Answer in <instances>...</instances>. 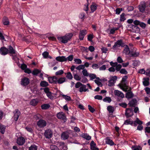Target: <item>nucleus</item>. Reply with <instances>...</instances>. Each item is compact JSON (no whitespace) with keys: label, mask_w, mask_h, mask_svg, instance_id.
Instances as JSON below:
<instances>
[{"label":"nucleus","mask_w":150,"mask_h":150,"mask_svg":"<svg viewBox=\"0 0 150 150\" xmlns=\"http://www.w3.org/2000/svg\"><path fill=\"white\" fill-rule=\"evenodd\" d=\"M72 36L73 34L72 33H68L66 34L64 36L58 37L57 39L62 43H66L71 39Z\"/></svg>","instance_id":"1"},{"label":"nucleus","mask_w":150,"mask_h":150,"mask_svg":"<svg viewBox=\"0 0 150 150\" xmlns=\"http://www.w3.org/2000/svg\"><path fill=\"white\" fill-rule=\"evenodd\" d=\"M47 123L46 121L44 120L40 119L37 122V125L40 128H43L46 126Z\"/></svg>","instance_id":"2"},{"label":"nucleus","mask_w":150,"mask_h":150,"mask_svg":"<svg viewBox=\"0 0 150 150\" xmlns=\"http://www.w3.org/2000/svg\"><path fill=\"white\" fill-rule=\"evenodd\" d=\"M108 82V86H112L115 85V83L117 79V77L116 76H111Z\"/></svg>","instance_id":"3"},{"label":"nucleus","mask_w":150,"mask_h":150,"mask_svg":"<svg viewBox=\"0 0 150 150\" xmlns=\"http://www.w3.org/2000/svg\"><path fill=\"white\" fill-rule=\"evenodd\" d=\"M44 135L46 138L50 139L52 136V132L50 129H47L45 131Z\"/></svg>","instance_id":"4"},{"label":"nucleus","mask_w":150,"mask_h":150,"mask_svg":"<svg viewBox=\"0 0 150 150\" xmlns=\"http://www.w3.org/2000/svg\"><path fill=\"white\" fill-rule=\"evenodd\" d=\"M146 8V4L145 2L144 1H142L141 2L139 5V9L140 12H144Z\"/></svg>","instance_id":"5"},{"label":"nucleus","mask_w":150,"mask_h":150,"mask_svg":"<svg viewBox=\"0 0 150 150\" xmlns=\"http://www.w3.org/2000/svg\"><path fill=\"white\" fill-rule=\"evenodd\" d=\"M87 31L86 30L80 31L79 35V38L80 40H83L84 37L87 34Z\"/></svg>","instance_id":"6"},{"label":"nucleus","mask_w":150,"mask_h":150,"mask_svg":"<svg viewBox=\"0 0 150 150\" xmlns=\"http://www.w3.org/2000/svg\"><path fill=\"white\" fill-rule=\"evenodd\" d=\"M44 91L46 93L47 96L51 99H53L54 97L52 96L51 92L49 91V89L48 88H45L44 89Z\"/></svg>","instance_id":"7"},{"label":"nucleus","mask_w":150,"mask_h":150,"mask_svg":"<svg viewBox=\"0 0 150 150\" xmlns=\"http://www.w3.org/2000/svg\"><path fill=\"white\" fill-rule=\"evenodd\" d=\"M122 44V40H118L115 43L114 45L112 47V49L114 50L117 49L118 47H120Z\"/></svg>","instance_id":"8"},{"label":"nucleus","mask_w":150,"mask_h":150,"mask_svg":"<svg viewBox=\"0 0 150 150\" xmlns=\"http://www.w3.org/2000/svg\"><path fill=\"white\" fill-rule=\"evenodd\" d=\"M49 82L50 83H57L58 78L56 76L49 77L48 78Z\"/></svg>","instance_id":"9"},{"label":"nucleus","mask_w":150,"mask_h":150,"mask_svg":"<svg viewBox=\"0 0 150 150\" xmlns=\"http://www.w3.org/2000/svg\"><path fill=\"white\" fill-rule=\"evenodd\" d=\"M115 95L119 97L123 98L124 97V95L121 91L118 90H115L114 91Z\"/></svg>","instance_id":"10"},{"label":"nucleus","mask_w":150,"mask_h":150,"mask_svg":"<svg viewBox=\"0 0 150 150\" xmlns=\"http://www.w3.org/2000/svg\"><path fill=\"white\" fill-rule=\"evenodd\" d=\"M119 87L123 91L126 92L128 89V87L125 83L119 84L118 85Z\"/></svg>","instance_id":"11"},{"label":"nucleus","mask_w":150,"mask_h":150,"mask_svg":"<svg viewBox=\"0 0 150 150\" xmlns=\"http://www.w3.org/2000/svg\"><path fill=\"white\" fill-rule=\"evenodd\" d=\"M125 115L127 117H131L133 115V111L131 109L127 108L125 110Z\"/></svg>","instance_id":"12"},{"label":"nucleus","mask_w":150,"mask_h":150,"mask_svg":"<svg viewBox=\"0 0 150 150\" xmlns=\"http://www.w3.org/2000/svg\"><path fill=\"white\" fill-rule=\"evenodd\" d=\"M57 116L58 119L63 120L64 122L66 121V119L65 116L63 112H59L58 113Z\"/></svg>","instance_id":"13"},{"label":"nucleus","mask_w":150,"mask_h":150,"mask_svg":"<svg viewBox=\"0 0 150 150\" xmlns=\"http://www.w3.org/2000/svg\"><path fill=\"white\" fill-rule=\"evenodd\" d=\"M8 50L4 47H2L0 49V53L2 55H5L8 53Z\"/></svg>","instance_id":"14"},{"label":"nucleus","mask_w":150,"mask_h":150,"mask_svg":"<svg viewBox=\"0 0 150 150\" xmlns=\"http://www.w3.org/2000/svg\"><path fill=\"white\" fill-rule=\"evenodd\" d=\"M30 80L27 78L25 77L21 81V84L23 86L27 85L29 83Z\"/></svg>","instance_id":"15"},{"label":"nucleus","mask_w":150,"mask_h":150,"mask_svg":"<svg viewBox=\"0 0 150 150\" xmlns=\"http://www.w3.org/2000/svg\"><path fill=\"white\" fill-rule=\"evenodd\" d=\"M25 142V139L22 137H20L17 139V143L19 145H23Z\"/></svg>","instance_id":"16"},{"label":"nucleus","mask_w":150,"mask_h":150,"mask_svg":"<svg viewBox=\"0 0 150 150\" xmlns=\"http://www.w3.org/2000/svg\"><path fill=\"white\" fill-rule=\"evenodd\" d=\"M69 133L68 132H64L61 134V138L63 140L67 139L69 138Z\"/></svg>","instance_id":"17"},{"label":"nucleus","mask_w":150,"mask_h":150,"mask_svg":"<svg viewBox=\"0 0 150 150\" xmlns=\"http://www.w3.org/2000/svg\"><path fill=\"white\" fill-rule=\"evenodd\" d=\"M16 112L14 113L13 116L14 119V120L16 121L18 120V117L21 114L20 111L18 109L15 110Z\"/></svg>","instance_id":"18"},{"label":"nucleus","mask_w":150,"mask_h":150,"mask_svg":"<svg viewBox=\"0 0 150 150\" xmlns=\"http://www.w3.org/2000/svg\"><path fill=\"white\" fill-rule=\"evenodd\" d=\"M56 60L60 62H65L67 61V58L65 56H58L56 58Z\"/></svg>","instance_id":"19"},{"label":"nucleus","mask_w":150,"mask_h":150,"mask_svg":"<svg viewBox=\"0 0 150 150\" xmlns=\"http://www.w3.org/2000/svg\"><path fill=\"white\" fill-rule=\"evenodd\" d=\"M86 86L85 85L82 84L79 88V91L81 93L83 92H86L88 91L89 90L88 88H86Z\"/></svg>","instance_id":"20"},{"label":"nucleus","mask_w":150,"mask_h":150,"mask_svg":"<svg viewBox=\"0 0 150 150\" xmlns=\"http://www.w3.org/2000/svg\"><path fill=\"white\" fill-rule=\"evenodd\" d=\"M105 143L109 144L110 146H112L114 145V143L112 141L111 139L110 138L108 137L105 139Z\"/></svg>","instance_id":"21"},{"label":"nucleus","mask_w":150,"mask_h":150,"mask_svg":"<svg viewBox=\"0 0 150 150\" xmlns=\"http://www.w3.org/2000/svg\"><path fill=\"white\" fill-rule=\"evenodd\" d=\"M123 52L126 55H129L130 53L129 49L127 45L125 46V47L123 51Z\"/></svg>","instance_id":"22"},{"label":"nucleus","mask_w":150,"mask_h":150,"mask_svg":"<svg viewBox=\"0 0 150 150\" xmlns=\"http://www.w3.org/2000/svg\"><path fill=\"white\" fill-rule=\"evenodd\" d=\"M38 102V100L37 99H33L30 102V104L35 106L36 105Z\"/></svg>","instance_id":"23"},{"label":"nucleus","mask_w":150,"mask_h":150,"mask_svg":"<svg viewBox=\"0 0 150 150\" xmlns=\"http://www.w3.org/2000/svg\"><path fill=\"white\" fill-rule=\"evenodd\" d=\"M66 78L65 77H60L57 79V83L61 84L63 83L66 81Z\"/></svg>","instance_id":"24"},{"label":"nucleus","mask_w":150,"mask_h":150,"mask_svg":"<svg viewBox=\"0 0 150 150\" xmlns=\"http://www.w3.org/2000/svg\"><path fill=\"white\" fill-rule=\"evenodd\" d=\"M8 49V52L10 54H14L16 53V51L11 46H9Z\"/></svg>","instance_id":"25"},{"label":"nucleus","mask_w":150,"mask_h":150,"mask_svg":"<svg viewBox=\"0 0 150 150\" xmlns=\"http://www.w3.org/2000/svg\"><path fill=\"white\" fill-rule=\"evenodd\" d=\"M59 145L60 148L62 150H67V146L65 145L64 143L63 142H60L59 143Z\"/></svg>","instance_id":"26"},{"label":"nucleus","mask_w":150,"mask_h":150,"mask_svg":"<svg viewBox=\"0 0 150 150\" xmlns=\"http://www.w3.org/2000/svg\"><path fill=\"white\" fill-rule=\"evenodd\" d=\"M134 96V94L131 91L127 93L126 94V97L128 99L131 98Z\"/></svg>","instance_id":"27"},{"label":"nucleus","mask_w":150,"mask_h":150,"mask_svg":"<svg viewBox=\"0 0 150 150\" xmlns=\"http://www.w3.org/2000/svg\"><path fill=\"white\" fill-rule=\"evenodd\" d=\"M137 103V100L135 99H132L128 103L130 107H133Z\"/></svg>","instance_id":"28"},{"label":"nucleus","mask_w":150,"mask_h":150,"mask_svg":"<svg viewBox=\"0 0 150 150\" xmlns=\"http://www.w3.org/2000/svg\"><path fill=\"white\" fill-rule=\"evenodd\" d=\"M90 8L92 13L97 8V5L93 3L90 6Z\"/></svg>","instance_id":"29"},{"label":"nucleus","mask_w":150,"mask_h":150,"mask_svg":"<svg viewBox=\"0 0 150 150\" xmlns=\"http://www.w3.org/2000/svg\"><path fill=\"white\" fill-rule=\"evenodd\" d=\"M139 54V53L138 52H130L129 56L130 57H135L138 56Z\"/></svg>","instance_id":"30"},{"label":"nucleus","mask_w":150,"mask_h":150,"mask_svg":"<svg viewBox=\"0 0 150 150\" xmlns=\"http://www.w3.org/2000/svg\"><path fill=\"white\" fill-rule=\"evenodd\" d=\"M81 137L86 139L89 140L91 139V136H90L87 134H83L81 135Z\"/></svg>","instance_id":"31"},{"label":"nucleus","mask_w":150,"mask_h":150,"mask_svg":"<svg viewBox=\"0 0 150 150\" xmlns=\"http://www.w3.org/2000/svg\"><path fill=\"white\" fill-rule=\"evenodd\" d=\"M134 124L135 126H137V124L141 125L143 124L142 121L140 120L138 118H136V120L134 122Z\"/></svg>","instance_id":"32"},{"label":"nucleus","mask_w":150,"mask_h":150,"mask_svg":"<svg viewBox=\"0 0 150 150\" xmlns=\"http://www.w3.org/2000/svg\"><path fill=\"white\" fill-rule=\"evenodd\" d=\"M144 81L143 82V85L145 86H148L149 84V80L148 78H144Z\"/></svg>","instance_id":"33"},{"label":"nucleus","mask_w":150,"mask_h":150,"mask_svg":"<svg viewBox=\"0 0 150 150\" xmlns=\"http://www.w3.org/2000/svg\"><path fill=\"white\" fill-rule=\"evenodd\" d=\"M100 78L99 77H97L96 79L94 80L95 83L98 86H102L103 85L102 84L101 82L100 81Z\"/></svg>","instance_id":"34"},{"label":"nucleus","mask_w":150,"mask_h":150,"mask_svg":"<svg viewBox=\"0 0 150 150\" xmlns=\"http://www.w3.org/2000/svg\"><path fill=\"white\" fill-rule=\"evenodd\" d=\"M133 123V121L131 119H128L126 120L124 122V125H132Z\"/></svg>","instance_id":"35"},{"label":"nucleus","mask_w":150,"mask_h":150,"mask_svg":"<svg viewBox=\"0 0 150 150\" xmlns=\"http://www.w3.org/2000/svg\"><path fill=\"white\" fill-rule=\"evenodd\" d=\"M41 108L43 110H46L49 108L50 105L49 104H44L41 105Z\"/></svg>","instance_id":"36"},{"label":"nucleus","mask_w":150,"mask_h":150,"mask_svg":"<svg viewBox=\"0 0 150 150\" xmlns=\"http://www.w3.org/2000/svg\"><path fill=\"white\" fill-rule=\"evenodd\" d=\"M6 127L2 125H0V132L1 133L3 134L4 133L6 129Z\"/></svg>","instance_id":"37"},{"label":"nucleus","mask_w":150,"mask_h":150,"mask_svg":"<svg viewBox=\"0 0 150 150\" xmlns=\"http://www.w3.org/2000/svg\"><path fill=\"white\" fill-rule=\"evenodd\" d=\"M107 110L110 113H112L114 111V108L112 106H108L107 107Z\"/></svg>","instance_id":"38"},{"label":"nucleus","mask_w":150,"mask_h":150,"mask_svg":"<svg viewBox=\"0 0 150 150\" xmlns=\"http://www.w3.org/2000/svg\"><path fill=\"white\" fill-rule=\"evenodd\" d=\"M48 85V82L45 81H43L41 82L40 83V85L43 87H45L47 86Z\"/></svg>","instance_id":"39"},{"label":"nucleus","mask_w":150,"mask_h":150,"mask_svg":"<svg viewBox=\"0 0 150 150\" xmlns=\"http://www.w3.org/2000/svg\"><path fill=\"white\" fill-rule=\"evenodd\" d=\"M41 72V71L38 69H35L32 71V74L34 75H36Z\"/></svg>","instance_id":"40"},{"label":"nucleus","mask_w":150,"mask_h":150,"mask_svg":"<svg viewBox=\"0 0 150 150\" xmlns=\"http://www.w3.org/2000/svg\"><path fill=\"white\" fill-rule=\"evenodd\" d=\"M125 13H123L120 16V21H124L126 20Z\"/></svg>","instance_id":"41"},{"label":"nucleus","mask_w":150,"mask_h":150,"mask_svg":"<svg viewBox=\"0 0 150 150\" xmlns=\"http://www.w3.org/2000/svg\"><path fill=\"white\" fill-rule=\"evenodd\" d=\"M131 149L132 150H142V148L140 146H133Z\"/></svg>","instance_id":"42"},{"label":"nucleus","mask_w":150,"mask_h":150,"mask_svg":"<svg viewBox=\"0 0 150 150\" xmlns=\"http://www.w3.org/2000/svg\"><path fill=\"white\" fill-rule=\"evenodd\" d=\"M82 72L83 75L85 76H88L89 74L86 69H83Z\"/></svg>","instance_id":"43"},{"label":"nucleus","mask_w":150,"mask_h":150,"mask_svg":"<svg viewBox=\"0 0 150 150\" xmlns=\"http://www.w3.org/2000/svg\"><path fill=\"white\" fill-rule=\"evenodd\" d=\"M50 148L52 150H59L57 146L54 145H51L50 146Z\"/></svg>","instance_id":"44"},{"label":"nucleus","mask_w":150,"mask_h":150,"mask_svg":"<svg viewBox=\"0 0 150 150\" xmlns=\"http://www.w3.org/2000/svg\"><path fill=\"white\" fill-rule=\"evenodd\" d=\"M88 76L90 78V80H92L97 78L96 75L94 74H90Z\"/></svg>","instance_id":"45"},{"label":"nucleus","mask_w":150,"mask_h":150,"mask_svg":"<svg viewBox=\"0 0 150 150\" xmlns=\"http://www.w3.org/2000/svg\"><path fill=\"white\" fill-rule=\"evenodd\" d=\"M67 74L66 76L68 79L71 80L72 79L73 76L71 72H68L67 73Z\"/></svg>","instance_id":"46"},{"label":"nucleus","mask_w":150,"mask_h":150,"mask_svg":"<svg viewBox=\"0 0 150 150\" xmlns=\"http://www.w3.org/2000/svg\"><path fill=\"white\" fill-rule=\"evenodd\" d=\"M61 95L67 101H70L71 100V98L70 96L63 94H62Z\"/></svg>","instance_id":"47"},{"label":"nucleus","mask_w":150,"mask_h":150,"mask_svg":"<svg viewBox=\"0 0 150 150\" xmlns=\"http://www.w3.org/2000/svg\"><path fill=\"white\" fill-rule=\"evenodd\" d=\"M3 23L4 25H8L9 24V22L8 19L7 18H5L3 21Z\"/></svg>","instance_id":"48"},{"label":"nucleus","mask_w":150,"mask_h":150,"mask_svg":"<svg viewBox=\"0 0 150 150\" xmlns=\"http://www.w3.org/2000/svg\"><path fill=\"white\" fill-rule=\"evenodd\" d=\"M29 150H37V146L35 145H33L31 146L29 148Z\"/></svg>","instance_id":"49"},{"label":"nucleus","mask_w":150,"mask_h":150,"mask_svg":"<svg viewBox=\"0 0 150 150\" xmlns=\"http://www.w3.org/2000/svg\"><path fill=\"white\" fill-rule=\"evenodd\" d=\"M74 79L76 81H80L81 79V77L77 74H75L74 76Z\"/></svg>","instance_id":"50"},{"label":"nucleus","mask_w":150,"mask_h":150,"mask_svg":"<svg viewBox=\"0 0 150 150\" xmlns=\"http://www.w3.org/2000/svg\"><path fill=\"white\" fill-rule=\"evenodd\" d=\"M64 73V71L63 70H60L59 71L56 72L55 74L56 76L60 75Z\"/></svg>","instance_id":"51"},{"label":"nucleus","mask_w":150,"mask_h":150,"mask_svg":"<svg viewBox=\"0 0 150 150\" xmlns=\"http://www.w3.org/2000/svg\"><path fill=\"white\" fill-rule=\"evenodd\" d=\"M119 29L118 28H113L111 29L110 31V34H113L116 30H118Z\"/></svg>","instance_id":"52"},{"label":"nucleus","mask_w":150,"mask_h":150,"mask_svg":"<svg viewBox=\"0 0 150 150\" xmlns=\"http://www.w3.org/2000/svg\"><path fill=\"white\" fill-rule=\"evenodd\" d=\"M85 67L83 65H80L77 67L76 69L79 70H80L81 69H83V70L84 69Z\"/></svg>","instance_id":"53"},{"label":"nucleus","mask_w":150,"mask_h":150,"mask_svg":"<svg viewBox=\"0 0 150 150\" xmlns=\"http://www.w3.org/2000/svg\"><path fill=\"white\" fill-rule=\"evenodd\" d=\"M81 81L83 83H86L88 82V80L86 77L82 76L81 79Z\"/></svg>","instance_id":"54"},{"label":"nucleus","mask_w":150,"mask_h":150,"mask_svg":"<svg viewBox=\"0 0 150 150\" xmlns=\"http://www.w3.org/2000/svg\"><path fill=\"white\" fill-rule=\"evenodd\" d=\"M103 101L104 102H108V103H110L111 101V99L110 97H106L103 99Z\"/></svg>","instance_id":"55"},{"label":"nucleus","mask_w":150,"mask_h":150,"mask_svg":"<svg viewBox=\"0 0 150 150\" xmlns=\"http://www.w3.org/2000/svg\"><path fill=\"white\" fill-rule=\"evenodd\" d=\"M90 146L91 149L93 147L96 146V144L94 142V141L93 140V141H91V143H90Z\"/></svg>","instance_id":"56"},{"label":"nucleus","mask_w":150,"mask_h":150,"mask_svg":"<svg viewBox=\"0 0 150 150\" xmlns=\"http://www.w3.org/2000/svg\"><path fill=\"white\" fill-rule=\"evenodd\" d=\"M99 67L100 66L99 65L96 64H93L92 66V68L95 69H98Z\"/></svg>","instance_id":"57"},{"label":"nucleus","mask_w":150,"mask_h":150,"mask_svg":"<svg viewBox=\"0 0 150 150\" xmlns=\"http://www.w3.org/2000/svg\"><path fill=\"white\" fill-rule=\"evenodd\" d=\"M120 72L121 74H126L127 73V71L124 69H122L120 71Z\"/></svg>","instance_id":"58"},{"label":"nucleus","mask_w":150,"mask_h":150,"mask_svg":"<svg viewBox=\"0 0 150 150\" xmlns=\"http://www.w3.org/2000/svg\"><path fill=\"white\" fill-rule=\"evenodd\" d=\"M101 50L103 53H106L108 51V48L105 47H102L101 48Z\"/></svg>","instance_id":"59"},{"label":"nucleus","mask_w":150,"mask_h":150,"mask_svg":"<svg viewBox=\"0 0 150 150\" xmlns=\"http://www.w3.org/2000/svg\"><path fill=\"white\" fill-rule=\"evenodd\" d=\"M122 10V8H117L115 10L116 14H119L121 11Z\"/></svg>","instance_id":"60"},{"label":"nucleus","mask_w":150,"mask_h":150,"mask_svg":"<svg viewBox=\"0 0 150 150\" xmlns=\"http://www.w3.org/2000/svg\"><path fill=\"white\" fill-rule=\"evenodd\" d=\"M74 62L78 64H81L82 63L81 60L79 59H74Z\"/></svg>","instance_id":"61"},{"label":"nucleus","mask_w":150,"mask_h":150,"mask_svg":"<svg viewBox=\"0 0 150 150\" xmlns=\"http://www.w3.org/2000/svg\"><path fill=\"white\" fill-rule=\"evenodd\" d=\"M88 109L89 111L93 113L95 111V110L92 108L91 105H89L88 106Z\"/></svg>","instance_id":"62"},{"label":"nucleus","mask_w":150,"mask_h":150,"mask_svg":"<svg viewBox=\"0 0 150 150\" xmlns=\"http://www.w3.org/2000/svg\"><path fill=\"white\" fill-rule=\"evenodd\" d=\"M119 105L124 108H126L127 106V104L125 103H120Z\"/></svg>","instance_id":"63"},{"label":"nucleus","mask_w":150,"mask_h":150,"mask_svg":"<svg viewBox=\"0 0 150 150\" xmlns=\"http://www.w3.org/2000/svg\"><path fill=\"white\" fill-rule=\"evenodd\" d=\"M122 67V66L120 64H118L115 68V69L117 71H119L120 70Z\"/></svg>","instance_id":"64"}]
</instances>
